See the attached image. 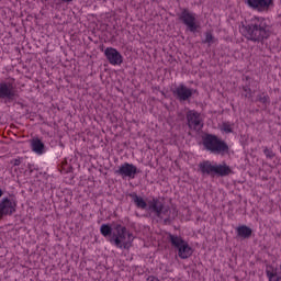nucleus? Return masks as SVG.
<instances>
[{
  "instance_id": "f257e3e1",
  "label": "nucleus",
  "mask_w": 281,
  "mask_h": 281,
  "mask_svg": "<svg viewBox=\"0 0 281 281\" xmlns=\"http://www.w3.org/2000/svg\"><path fill=\"white\" fill-rule=\"evenodd\" d=\"M241 33L247 41L262 43L271 36V22L262 16H254L247 25L241 26Z\"/></svg>"
},
{
  "instance_id": "f03ea898",
  "label": "nucleus",
  "mask_w": 281,
  "mask_h": 281,
  "mask_svg": "<svg viewBox=\"0 0 281 281\" xmlns=\"http://www.w3.org/2000/svg\"><path fill=\"white\" fill-rule=\"evenodd\" d=\"M112 236L110 237L111 245H114L119 249H130L133 245V234L126 229V226L122 224H115L113 227Z\"/></svg>"
},
{
  "instance_id": "7ed1b4c3",
  "label": "nucleus",
  "mask_w": 281,
  "mask_h": 281,
  "mask_svg": "<svg viewBox=\"0 0 281 281\" xmlns=\"http://www.w3.org/2000/svg\"><path fill=\"white\" fill-rule=\"evenodd\" d=\"M198 168L203 176L207 177H228V175H232V168L227 166L226 164L224 165H218L216 162H212L210 160H203L198 165Z\"/></svg>"
},
{
  "instance_id": "20e7f679",
  "label": "nucleus",
  "mask_w": 281,
  "mask_h": 281,
  "mask_svg": "<svg viewBox=\"0 0 281 281\" xmlns=\"http://www.w3.org/2000/svg\"><path fill=\"white\" fill-rule=\"evenodd\" d=\"M202 142L204 148L213 155H225L226 153H229V146L227 143L214 134H206L202 138Z\"/></svg>"
},
{
  "instance_id": "39448f33",
  "label": "nucleus",
  "mask_w": 281,
  "mask_h": 281,
  "mask_svg": "<svg viewBox=\"0 0 281 281\" xmlns=\"http://www.w3.org/2000/svg\"><path fill=\"white\" fill-rule=\"evenodd\" d=\"M168 240L171 246L177 249L178 256L181 260H188V258L194 254L190 244H188V241H186L181 236L169 234Z\"/></svg>"
},
{
  "instance_id": "423d86ee",
  "label": "nucleus",
  "mask_w": 281,
  "mask_h": 281,
  "mask_svg": "<svg viewBox=\"0 0 281 281\" xmlns=\"http://www.w3.org/2000/svg\"><path fill=\"white\" fill-rule=\"evenodd\" d=\"M179 21L186 25L188 32L195 34L201 30V22L196 19V13L190 11L189 9H182L178 14Z\"/></svg>"
},
{
  "instance_id": "0eeeda50",
  "label": "nucleus",
  "mask_w": 281,
  "mask_h": 281,
  "mask_svg": "<svg viewBox=\"0 0 281 281\" xmlns=\"http://www.w3.org/2000/svg\"><path fill=\"white\" fill-rule=\"evenodd\" d=\"M148 210L153 212L157 218L165 222L168 225L170 221V206H165L159 199H153L148 202Z\"/></svg>"
},
{
  "instance_id": "6e6552de",
  "label": "nucleus",
  "mask_w": 281,
  "mask_h": 281,
  "mask_svg": "<svg viewBox=\"0 0 281 281\" xmlns=\"http://www.w3.org/2000/svg\"><path fill=\"white\" fill-rule=\"evenodd\" d=\"M196 90L189 88L188 86L180 83L179 86H176L172 90L171 93L178 102H190L192 100V97Z\"/></svg>"
},
{
  "instance_id": "1a4fd4ad",
  "label": "nucleus",
  "mask_w": 281,
  "mask_h": 281,
  "mask_svg": "<svg viewBox=\"0 0 281 281\" xmlns=\"http://www.w3.org/2000/svg\"><path fill=\"white\" fill-rule=\"evenodd\" d=\"M16 98V86H14V79L11 81L0 82V100L5 102H12Z\"/></svg>"
},
{
  "instance_id": "9d476101",
  "label": "nucleus",
  "mask_w": 281,
  "mask_h": 281,
  "mask_svg": "<svg viewBox=\"0 0 281 281\" xmlns=\"http://www.w3.org/2000/svg\"><path fill=\"white\" fill-rule=\"evenodd\" d=\"M139 172H142V170H139L137 166L131 162H124L114 171V175L123 179H135Z\"/></svg>"
},
{
  "instance_id": "9b49d317",
  "label": "nucleus",
  "mask_w": 281,
  "mask_h": 281,
  "mask_svg": "<svg viewBox=\"0 0 281 281\" xmlns=\"http://www.w3.org/2000/svg\"><path fill=\"white\" fill-rule=\"evenodd\" d=\"M246 3L256 12H270L274 5L273 0H247Z\"/></svg>"
},
{
  "instance_id": "f8f14e48",
  "label": "nucleus",
  "mask_w": 281,
  "mask_h": 281,
  "mask_svg": "<svg viewBox=\"0 0 281 281\" xmlns=\"http://www.w3.org/2000/svg\"><path fill=\"white\" fill-rule=\"evenodd\" d=\"M16 212V201L10 198H3L0 201V218L12 216Z\"/></svg>"
},
{
  "instance_id": "ddd939ff",
  "label": "nucleus",
  "mask_w": 281,
  "mask_h": 281,
  "mask_svg": "<svg viewBox=\"0 0 281 281\" xmlns=\"http://www.w3.org/2000/svg\"><path fill=\"white\" fill-rule=\"evenodd\" d=\"M187 121L189 128L193 131H201L203 128V119H201V113L195 110H189L187 112Z\"/></svg>"
},
{
  "instance_id": "4468645a",
  "label": "nucleus",
  "mask_w": 281,
  "mask_h": 281,
  "mask_svg": "<svg viewBox=\"0 0 281 281\" xmlns=\"http://www.w3.org/2000/svg\"><path fill=\"white\" fill-rule=\"evenodd\" d=\"M104 56L110 65H122L124 63L122 54L113 47L105 48Z\"/></svg>"
},
{
  "instance_id": "2eb2a0df",
  "label": "nucleus",
  "mask_w": 281,
  "mask_h": 281,
  "mask_svg": "<svg viewBox=\"0 0 281 281\" xmlns=\"http://www.w3.org/2000/svg\"><path fill=\"white\" fill-rule=\"evenodd\" d=\"M280 269H281V266H280ZM266 274H267L268 281H281V270H278V268H273V266H267Z\"/></svg>"
},
{
  "instance_id": "dca6fc26",
  "label": "nucleus",
  "mask_w": 281,
  "mask_h": 281,
  "mask_svg": "<svg viewBox=\"0 0 281 281\" xmlns=\"http://www.w3.org/2000/svg\"><path fill=\"white\" fill-rule=\"evenodd\" d=\"M31 148L33 153H36V155H43V153H45V144H43L38 138L31 140Z\"/></svg>"
},
{
  "instance_id": "f3484780",
  "label": "nucleus",
  "mask_w": 281,
  "mask_h": 281,
  "mask_svg": "<svg viewBox=\"0 0 281 281\" xmlns=\"http://www.w3.org/2000/svg\"><path fill=\"white\" fill-rule=\"evenodd\" d=\"M130 196L133 199L134 204L138 210H146V207H148V203L144 201V198L137 195V193H131Z\"/></svg>"
},
{
  "instance_id": "a211bd4d",
  "label": "nucleus",
  "mask_w": 281,
  "mask_h": 281,
  "mask_svg": "<svg viewBox=\"0 0 281 281\" xmlns=\"http://www.w3.org/2000/svg\"><path fill=\"white\" fill-rule=\"evenodd\" d=\"M236 232L239 238H251V234H254V231L249 228L247 225L237 227Z\"/></svg>"
},
{
  "instance_id": "6ab92c4d",
  "label": "nucleus",
  "mask_w": 281,
  "mask_h": 281,
  "mask_svg": "<svg viewBox=\"0 0 281 281\" xmlns=\"http://www.w3.org/2000/svg\"><path fill=\"white\" fill-rule=\"evenodd\" d=\"M101 234L104 236V238H111L113 236V227L109 224H102L100 227Z\"/></svg>"
},
{
  "instance_id": "aec40b11",
  "label": "nucleus",
  "mask_w": 281,
  "mask_h": 281,
  "mask_svg": "<svg viewBox=\"0 0 281 281\" xmlns=\"http://www.w3.org/2000/svg\"><path fill=\"white\" fill-rule=\"evenodd\" d=\"M257 102H260L262 104L263 109H267L269 104H271V100L266 93H261L257 95Z\"/></svg>"
},
{
  "instance_id": "412c9836",
  "label": "nucleus",
  "mask_w": 281,
  "mask_h": 281,
  "mask_svg": "<svg viewBox=\"0 0 281 281\" xmlns=\"http://www.w3.org/2000/svg\"><path fill=\"white\" fill-rule=\"evenodd\" d=\"M221 131H223L224 133H233L234 130L232 128V124H229V122H224L222 124Z\"/></svg>"
},
{
  "instance_id": "4be33fe9",
  "label": "nucleus",
  "mask_w": 281,
  "mask_h": 281,
  "mask_svg": "<svg viewBox=\"0 0 281 281\" xmlns=\"http://www.w3.org/2000/svg\"><path fill=\"white\" fill-rule=\"evenodd\" d=\"M203 43H207L209 45H212L214 43V35H212V32L205 33V40Z\"/></svg>"
},
{
  "instance_id": "5701e85b",
  "label": "nucleus",
  "mask_w": 281,
  "mask_h": 281,
  "mask_svg": "<svg viewBox=\"0 0 281 281\" xmlns=\"http://www.w3.org/2000/svg\"><path fill=\"white\" fill-rule=\"evenodd\" d=\"M263 154L267 157V159H273V157H276V153H273L272 149H269V147H265Z\"/></svg>"
},
{
  "instance_id": "b1692460",
  "label": "nucleus",
  "mask_w": 281,
  "mask_h": 281,
  "mask_svg": "<svg viewBox=\"0 0 281 281\" xmlns=\"http://www.w3.org/2000/svg\"><path fill=\"white\" fill-rule=\"evenodd\" d=\"M243 91H245L246 93L244 94L245 95V98H251V88H249V87H244L243 88Z\"/></svg>"
},
{
  "instance_id": "393cba45",
  "label": "nucleus",
  "mask_w": 281,
  "mask_h": 281,
  "mask_svg": "<svg viewBox=\"0 0 281 281\" xmlns=\"http://www.w3.org/2000/svg\"><path fill=\"white\" fill-rule=\"evenodd\" d=\"M13 166H21V158H15L12 160Z\"/></svg>"
},
{
  "instance_id": "a878e982",
  "label": "nucleus",
  "mask_w": 281,
  "mask_h": 281,
  "mask_svg": "<svg viewBox=\"0 0 281 281\" xmlns=\"http://www.w3.org/2000/svg\"><path fill=\"white\" fill-rule=\"evenodd\" d=\"M147 281H159V279L156 277H148Z\"/></svg>"
},
{
  "instance_id": "bb28decb",
  "label": "nucleus",
  "mask_w": 281,
  "mask_h": 281,
  "mask_svg": "<svg viewBox=\"0 0 281 281\" xmlns=\"http://www.w3.org/2000/svg\"><path fill=\"white\" fill-rule=\"evenodd\" d=\"M63 1V3H71V1H74V0H61Z\"/></svg>"
},
{
  "instance_id": "cd10ccee",
  "label": "nucleus",
  "mask_w": 281,
  "mask_h": 281,
  "mask_svg": "<svg viewBox=\"0 0 281 281\" xmlns=\"http://www.w3.org/2000/svg\"><path fill=\"white\" fill-rule=\"evenodd\" d=\"M3 196V190L0 189V199Z\"/></svg>"
}]
</instances>
